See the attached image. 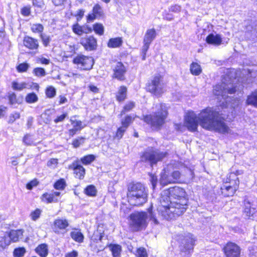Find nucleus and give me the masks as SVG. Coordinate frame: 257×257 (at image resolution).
<instances>
[{
    "label": "nucleus",
    "instance_id": "45",
    "mask_svg": "<svg viewBox=\"0 0 257 257\" xmlns=\"http://www.w3.org/2000/svg\"><path fill=\"white\" fill-rule=\"evenodd\" d=\"M46 95L49 98H52L56 95V89L53 86L48 87L46 90Z\"/></svg>",
    "mask_w": 257,
    "mask_h": 257
},
{
    "label": "nucleus",
    "instance_id": "14",
    "mask_svg": "<svg viewBox=\"0 0 257 257\" xmlns=\"http://www.w3.org/2000/svg\"><path fill=\"white\" fill-rule=\"evenodd\" d=\"M80 43L86 50H93L96 48L97 41L93 36H86L82 38Z\"/></svg>",
    "mask_w": 257,
    "mask_h": 257
},
{
    "label": "nucleus",
    "instance_id": "16",
    "mask_svg": "<svg viewBox=\"0 0 257 257\" xmlns=\"http://www.w3.org/2000/svg\"><path fill=\"white\" fill-rule=\"evenodd\" d=\"M60 194V192L58 191H55L50 193H45L42 196V200L47 203L57 202L58 201V197Z\"/></svg>",
    "mask_w": 257,
    "mask_h": 257
},
{
    "label": "nucleus",
    "instance_id": "11",
    "mask_svg": "<svg viewBox=\"0 0 257 257\" xmlns=\"http://www.w3.org/2000/svg\"><path fill=\"white\" fill-rule=\"evenodd\" d=\"M226 257H239L240 248L233 242L227 243L223 247Z\"/></svg>",
    "mask_w": 257,
    "mask_h": 257
},
{
    "label": "nucleus",
    "instance_id": "28",
    "mask_svg": "<svg viewBox=\"0 0 257 257\" xmlns=\"http://www.w3.org/2000/svg\"><path fill=\"white\" fill-rule=\"evenodd\" d=\"M109 248L113 257H119L121 251V247L118 244H110Z\"/></svg>",
    "mask_w": 257,
    "mask_h": 257
},
{
    "label": "nucleus",
    "instance_id": "15",
    "mask_svg": "<svg viewBox=\"0 0 257 257\" xmlns=\"http://www.w3.org/2000/svg\"><path fill=\"white\" fill-rule=\"evenodd\" d=\"M69 168L73 169L74 174L75 177L79 179H83L85 174V170L82 166H81L78 161L74 162L71 165L69 166Z\"/></svg>",
    "mask_w": 257,
    "mask_h": 257
},
{
    "label": "nucleus",
    "instance_id": "22",
    "mask_svg": "<svg viewBox=\"0 0 257 257\" xmlns=\"http://www.w3.org/2000/svg\"><path fill=\"white\" fill-rule=\"evenodd\" d=\"M31 87L26 82H21L19 83L17 81H13L12 83V88L14 90L21 91L25 88H29Z\"/></svg>",
    "mask_w": 257,
    "mask_h": 257
},
{
    "label": "nucleus",
    "instance_id": "31",
    "mask_svg": "<svg viewBox=\"0 0 257 257\" xmlns=\"http://www.w3.org/2000/svg\"><path fill=\"white\" fill-rule=\"evenodd\" d=\"M71 237L76 241L78 242H82L83 241L84 236L81 232L75 230L71 232Z\"/></svg>",
    "mask_w": 257,
    "mask_h": 257
},
{
    "label": "nucleus",
    "instance_id": "43",
    "mask_svg": "<svg viewBox=\"0 0 257 257\" xmlns=\"http://www.w3.org/2000/svg\"><path fill=\"white\" fill-rule=\"evenodd\" d=\"M92 12L97 18L101 16L103 14L102 9L98 4L94 6Z\"/></svg>",
    "mask_w": 257,
    "mask_h": 257
},
{
    "label": "nucleus",
    "instance_id": "1",
    "mask_svg": "<svg viewBox=\"0 0 257 257\" xmlns=\"http://www.w3.org/2000/svg\"><path fill=\"white\" fill-rule=\"evenodd\" d=\"M188 199L185 190L175 186L164 190L160 198L161 205L158 210L159 214L167 220L175 219L186 211Z\"/></svg>",
    "mask_w": 257,
    "mask_h": 257
},
{
    "label": "nucleus",
    "instance_id": "55",
    "mask_svg": "<svg viewBox=\"0 0 257 257\" xmlns=\"http://www.w3.org/2000/svg\"><path fill=\"white\" fill-rule=\"evenodd\" d=\"M9 100L10 103L11 104L18 103L17 99V96L14 93H12L9 95Z\"/></svg>",
    "mask_w": 257,
    "mask_h": 257
},
{
    "label": "nucleus",
    "instance_id": "10",
    "mask_svg": "<svg viewBox=\"0 0 257 257\" xmlns=\"http://www.w3.org/2000/svg\"><path fill=\"white\" fill-rule=\"evenodd\" d=\"M113 77L119 80L125 79V74L126 72V67L121 62H116L113 66Z\"/></svg>",
    "mask_w": 257,
    "mask_h": 257
},
{
    "label": "nucleus",
    "instance_id": "4",
    "mask_svg": "<svg viewBox=\"0 0 257 257\" xmlns=\"http://www.w3.org/2000/svg\"><path fill=\"white\" fill-rule=\"evenodd\" d=\"M127 197L131 205L140 206L147 202L148 193L143 184L140 183L131 184L128 187Z\"/></svg>",
    "mask_w": 257,
    "mask_h": 257
},
{
    "label": "nucleus",
    "instance_id": "64",
    "mask_svg": "<svg viewBox=\"0 0 257 257\" xmlns=\"http://www.w3.org/2000/svg\"><path fill=\"white\" fill-rule=\"evenodd\" d=\"M78 256V252L75 250H73L72 252L68 253L65 257H77Z\"/></svg>",
    "mask_w": 257,
    "mask_h": 257
},
{
    "label": "nucleus",
    "instance_id": "37",
    "mask_svg": "<svg viewBox=\"0 0 257 257\" xmlns=\"http://www.w3.org/2000/svg\"><path fill=\"white\" fill-rule=\"evenodd\" d=\"M135 254L136 257H148L146 249L143 247L138 248L135 253Z\"/></svg>",
    "mask_w": 257,
    "mask_h": 257
},
{
    "label": "nucleus",
    "instance_id": "44",
    "mask_svg": "<svg viewBox=\"0 0 257 257\" xmlns=\"http://www.w3.org/2000/svg\"><path fill=\"white\" fill-rule=\"evenodd\" d=\"M26 252V249L24 247L16 248L14 251V255L15 257H22Z\"/></svg>",
    "mask_w": 257,
    "mask_h": 257
},
{
    "label": "nucleus",
    "instance_id": "9",
    "mask_svg": "<svg viewBox=\"0 0 257 257\" xmlns=\"http://www.w3.org/2000/svg\"><path fill=\"white\" fill-rule=\"evenodd\" d=\"M73 62L83 70H90L94 64L93 59L92 57L81 54L76 56L74 58Z\"/></svg>",
    "mask_w": 257,
    "mask_h": 257
},
{
    "label": "nucleus",
    "instance_id": "20",
    "mask_svg": "<svg viewBox=\"0 0 257 257\" xmlns=\"http://www.w3.org/2000/svg\"><path fill=\"white\" fill-rule=\"evenodd\" d=\"M244 213L246 216H252L255 213V208L252 206L251 203L248 199H245L244 201Z\"/></svg>",
    "mask_w": 257,
    "mask_h": 257
},
{
    "label": "nucleus",
    "instance_id": "62",
    "mask_svg": "<svg viewBox=\"0 0 257 257\" xmlns=\"http://www.w3.org/2000/svg\"><path fill=\"white\" fill-rule=\"evenodd\" d=\"M66 0H52L53 5L56 7L62 6Z\"/></svg>",
    "mask_w": 257,
    "mask_h": 257
},
{
    "label": "nucleus",
    "instance_id": "33",
    "mask_svg": "<svg viewBox=\"0 0 257 257\" xmlns=\"http://www.w3.org/2000/svg\"><path fill=\"white\" fill-rule=\"evenodd\" d=\"M31 29L33 33L42 34L44 27L40 24H33L31 25Z\"/></svg>",
    "mask_w": 257,
    "mask_h": 257
},
{
    "label": "nucleus",
    "instance_id": "40",
    "mask_svg": "<svg viewBox=\"0 0 257 257\" xmlns=\"http://www.w3.org/2000/svg\"><path fill=\"white\" fill-rule=\"evenodd\" d=\"M41 213L42 210L38 208L32 211L30 214L31 219L33 221L37 220L40 217Z\"/></svg>",
    "mask_w": 257,
    "mask_h": 257
},
{
    "label": "nucleus",
    "instance_id": "29",
    "mask_svg": "<svg viewBox=\"0 0 257 257\" xmlns=\"http://www.w3.org/2000/svg\"><path fill=\"white\" fill-rule=\"evenodd\" d=\"M246 103L257 107V90H255L247 97Z\"/></svg>",
    "mask_w": 257,
    "mask_h": 257
},
{
    "label": "nucleus",
    "instance_id": "42",
    "mask_svg": "<svg viewBox=\"0 0 257 257\" xmlns=\"http://www.w3.org/2000/svg\"><path fill=\"white\" fill-rule=\"evenodd\" d=\"M11 241L9 235L7 236L5 235L2 240L0 241V246L4 248L10 244Z\"/></svg>",
    "mask_w": 257,
    "mask_h": 257
},
{
    "label": "nucleus",
    "instance_id": "17",
    "mask_svg": "<svg viewBox=\"0 0 257 257\" xmlns=\"http://www.w3.org/2000/svg\"><path fill=\"white\" fill-rule=\"evenodd\" d=\"M23 43L26 47L31 50H37L39 46L38 40L29 36L24 38Z\"/></svg>",
    "mask_w": 257,
    "mask_h": 257
},
{
    "label": "nucleus",
    "instance_id": "7",
    "mask_svg": "<svg viewBox=\"0 0 257 257\" xmlns=\"http://www.w3.org/2000/svg\"><path fill=\"white\" fill-rule=\"evenodd\" d=\"M167 155L166 152H160L158 150L148 149L144 152L141 156V161L148 162L151 165L162 161Z\"/></svg>",
    "mask_w": 257,
    "mask_h": 257
},
{
    "label": "nucleus",
    "instance_id": "49",
    "mask_svg": "<svg viewBox=\"0 0 257 257\" xmlns=\"http://www.w3.org/2000/svg\"><path fill=\"white\" fill-rule=\"evenodd\" d=\"M29 67V65L28 64L24 63H21V64H19L17 66V69L19 72H26L27 71Z\"/></svg>",
    "mask_w": 257,
    "mask_h": 257
},
{
    "label": "nucleus",
    "instance_id": "54",
    "mask_svg": "<svg viewBox=\"0 0 257 257\" xmlns=\"http://www.w3.org/2000/svg\"><path fill=\"white\" fill-rule=\"evenodd\" d=\"M20 117V114L18 112H15L13 114H11L9 117V122L13 123L16 119L19 118Z\"/></svg>",
    "mask_w": 257,
    "mask_h": 257
},
{
    "label": "nucleus",
    "instance_id": "34",
    "mask_svg": "<svg viewBox=\"0 0 257 257\" xmlns=\"http://www.w3.org/2000/svg\"><path fill=\"white\" fill-rule=\"evenodd\" d=\"M85 193L88 196H95L96 195L97 190L93 185H89L85 189Z\"/></svg>",
    "mask_w": 257,
    "mask_h": 257
},
{
    "label": "nucleus",
    "instance_id": "46",
    "mask_svg": "<svg viewBox=\"0 0 257 257\" xmlns=\"http://www.w3.org/2000/svg\"><path fill=\"white\" fill-rule=\"evenodd\" d=\"M33 73L37 77H43L46 75V72L44 69L42 68H36L33 70Z\"/></svg>",
    "mask_w": 257,
    "mask_h": 257
},
{
    "label": "nucleus",
    "instance_id": "13",
    "mask_svg": "<svg viewBox=\"0 0 257 257\" xmlns=\"http://www.w3.org/2000/svg\"><path fill=\"white\" fill-rule=\"evenodd\" d=\"M156 36V33L154 29H149L147 31L144 38L143 51L144 53H147L150 45L155 39Z\"/></svg>",
    "mask_w": 257,
    "mask_h": 257
},
{
    "label": "nucleus",
    "instance_id": "36",
    "mask_svg": "<svg viewBox=\"0 0 257 257\" xmlns=\"http://www.w3.org/2000/svg\"><path fill=\"white\" fill-rule=\"evenodd\" d=\"M26 101L29 103H32L36 102L38 100V97L37 95L34 93H31L28 94L26 98Z\"/></svg>",
    "mask_w": 257,
    "mask_h": 257
},
{
    "label": "nucleus",
    "instance_id": "53",
    "mask_svg": "<svg viewBox=\"0 0 257 257\" xmlns=\"http://www.w3.org/2000/svg\"><path fill=\"white\" fill-rule=\"evenodd\" d=\"M40 37L42 40L43 44L46 46L48 45L50 41V39L49 36L45 35V34H40Z\"/></svg>",
    "mask_w": 257,
    "mask_h": 257
},
{
    "label": "nucleus",
    "instance_id": "63",
    "mask_svg": "<svg viewBox=\"0 0 257 257\" xmlns=\"http://www.w3.org/2000/svg\"><path fill=\"white\" fill-rule=\"evenodd\" d=\"M7 110V107L4 105H0V117L5 115Z\"/></svg>",
    "mask_w": 257,
    "mask_h": 257
},
{
    "label": "nucleus",
    "instance_id": "59",
    "mask_svg": "<svg viewBox=\"0 0 257 257\" xmlns=\"http://www.w3.org/2000/svg\"><path fill=\"white\" fill-rule=\"evenodd\" d=\"M30 8L28 7H24L22 9L21 13L25 16H28L30 14Z\"/></svg>",
    "mask_w": 257,
    "mask_h": 257
},
{
    "label": "nucleus",
    "instance_id": "2",
    "mask_svg": "<svg viewBox=\"0 0 257 257\" xmlns=\"http://www.w3.org/2000/svg\"><path fill=\"white\" fill-rule=\"evenodd\" d=\"M184 124L192 132L197 130L198 124L203 128L221 134L228 133L230 131L225 123L218 117V113L210 107L202 110L198 116L193 111L188 112L185 116Z\"/></svg>",
    "mask_w": 257,
    "mask_h": 257
},
{
    "label": "nucleus",
    "instance_id": "23",
    "mask_svg": "<svg viewBox=\"0 0 257 257\" xmlns=\"http://www.w3.org/2000/svg\"><path fill=\"white\" fill-rule=\"evenodd\" d=\"M122 43V40L120 37L111 38L107 43V46L109 48H117L120 47Z\"/></svg>",
    "mask_w": 257,
    "mask_h": 257
},
{
    "label": "nucleus",
    "instance_id": "6",
    "mask_svg": "<svg viewBox=\"0 0 257 257\" xmlns=\"http://www.w3.org/2000/svg\"><path fill=\"white\" fill-rule=\"evenodd\" d=\"M150 218L156 224L158 223V221L155 217L152 209L149 208L148 212H135L130 215L131 224L133 226L137 229L140 228H143L146 226L147 224V219Z\"/></svg>",
    "mask_w": 257,
    "mask_h": 257
},
{
    "label": "nucleus",
    "instance_id": "21",
    "mask_svg": "<svg viewBox=\"0 0 257 257\" xmlns=\"http://www.w3.org/2000/svg\"><path fill=\"white\" fill-rule=\"evenodd\" d=\"M36 252L41 257H46L48 254L47 244L45 243L38 245L35 249Z\"/></svg>",
    "mask_w": 257,
    "mask_h": 257
},
{
    "label": "nucleus",
    "instance_id": "26",
    "mask_svg": "<svg viewBox=\"0 0 257 257\" xmlns=\"http://www.w3.org/2000/svg\"><path fill=\"white\" fill-rule=\"evenodd\" d=\"M8 235L12 241L16 242L22 236L23 231L21 230H12L9 233Z\"/></svg>",
    "mask_w": 257,
    "mask_h": 257
},
{
    "label": "nucleus",
    "instance_id": "38",
    "mask_svg": "<svg viewBox=\"0 0 257 257\" xmlns=\"http://www.w3.org/2000/svg\"><path fill=\"white\" fill-rule=\"evenodd\" d=\"M93 30L95 33L102 35L104 33V27L102 24H96L93 25Z\"/></svg>",
    "mask_w": 257,
    "mask_h": 257
},
{
    "label": "nucleus",
    "instance_id": "25",
    "mask_svg": "<svg viewBox=\"0 0 257 257\" xmlns=\"http://www.w3.org/2000/svg\"><path fill=\"white\" fill-rule=\"evenodd\" d=\"M236 189L237 187H233L231 186L224 185L221 188L222 193L225 196H232L234 194Z\"/></svg>",
    "mask_w": 257,
    "mask_h": 257
},
{
    "label": "nucleus",
    "instance_id": "57",
    "mask_svg": "<svg viewBox=\"0 0 257 257\" xmlns=\"http://www.w3.org/2000/svg\"><path fill=\"white\" fill-rule=\"evenodd\" d=\"M84 143V139L79 138L77 139H75L73 141L72 145H73L74 147L77 148L79 147V146Z\"/></svg>",
    "mask_w": 257,
    "mask_h": 257
},
{
    "label": "nucleus",
    "instance_id": "27",
    "mask_svg": "<svg viewBox=\"0 0 257 257\" xmlns=\"http://www.w3.org/2000/svg\"><path fill=\"white\" fill-rule=\"evenodd\" d=\"M127 88L126 87L120 86L116 95L117 100L121 101L124 100L126 96Z\"/></svg>",
    "mask_w": 257,
    "mask_h": 257
},
{
    "label": "nucleus",
    "instance_id": "60",
    "mask_svg": "<svg viewBox=\"0 0 257 257\" xmlns=\"http://www.w3.org/2000/svg\"><path fill=\"white\" fill-rule=\"evenodd\" d=\"M38 182L36 180H33L27 184L26 187L29 190H31L33 187L37 186Z\"/></svg>",
    "mask_w": 257,
    "mask_h": 257
},
{
    "label": "nucleus",
    "instance_id": "19",
    "mask_svg": "<svg viewBox=\"0 0 257 257\" xmlns=\"http://www.w3.org/2000/svg\"><path fill=\"white\" fill-rule=\"evenodd\" d=\"M207 43L214 45H219L222 42V38L219 34H209L206 38Z\"/></svg>",
    "mask_w": 257,
    "mask_h": 257
},
{
    "label": "nucleus",
    "instance_id": "18",
    "mask_svg": "<svg viewBox=\"0 0 257 257\" xmlns=\"http://www.w3.org/2000/svg\"><path fill=\"white\" fill-rule=\"evenodd\" d=\"M195 239L192 234H189L185 239L182 251L190 252L193 249Z\"/></svg>",
    "mask_w": 257,
    "mask_h": 257
},
{
    "label": "nucleus",
    "instance_id": "58",
    "mask_svg": "<svg viewBox=\"0 0 257 257\" xmlns=\"http://www.w3.org/2000/svg\"><path fill=\"white\" fill-rule=\"evenodd\" d=\"M58 164V160L56 159H51L47 163L48 166L54 168L56 167Z\"/></svg>",
    "mask_w": 257,
    "mask_h": 257
},
{
    "label": "nucleus",
    "instance_id": "56",
    "mask_svg": "<svg viewBox=\"0 0 257 257\" xmlns=\"http://www.w3.org/2000/svg\"><path fill=\"white\" fill-rule=\"evenodd\" d=\"M171 178L172 179H174V183L176 182L181 177V173L178 171H174L172 174H171Z\"/></svg>",
    "mask_w": 257,
    "mask_h": 257
},
{
    "label": "nucleus",
    "instance_id": "24",
    "mask_svg": "<svg viewBox=\"0 0 257 257\" xmlns=\"http://www.w3.org/2000/svg\"><path fill=\"white\" fill-rule=\"evenodd\" d=\"M160 182L162 186H166L169 184L174 183V179H172L171 175L169 176L164 173L161 176Z\"/></svg>",
    "mask_w": 257,
    "mask_h": 257
},
{
    "label": "nucleus",
    "instance_id": "48",
    "mask_svg": "<svg viewBox=\"0 0 257 257\" xmlns=\"http://www.w3.org/2000/svg\"><path fill=\"white\" fill-rule=\"evenodd\" d=\"M70 121L73 126L77 130H81L85 126V125H82V122L80 120L71 119Z\"/></svg>",
    "mask_w": 257,
    "mask_h": 257
},
{
    "label": "nucleus",
    "instance_id": "3",
    "mask_svg": "<svg viewBox=\"0 0 257 257\" xmlns=\"http://www.w3.org/2000/svg\"><path fill=\"white\" fill-rule=\"evenodd\" d=\"M237 72L234 69L227 70L223 76L222 82L214 87L213 93L217 96V99L221 101L222 99L225 101L226 105L233 108H237L240 104V100L234 99L228 103V94H233L239 90L242 87V84L238 79L236 78Z\"/></svg>",
    "mask_w": 257,
    "mask_h": 257
},
{
    "label": "nucleus",
    "instance_id": "50",
    "mask_svg": "<svg viewBox=\"0 0 257 257\" xmlns=\"http://www.w3.org/2000/svg\"><path fill=\"white\" fill-rule=\"evenodd\" d=\"M23 142L27 145H34V143L32 137L29 135H26L24 139Z\"/></svg>",
    "mask_w": 257,
    "mask_h": 257
},
{
    "label": "nucleus",
    "instance_id": "47",
    "mask_svg": "<svg viewBox=\"0 0 257 257\" xmlns=\"http://www.w3.org/2000/svg\"><path fill=\"white\" fill-rule=\"evenodd\" d=\"M134 119V118H133L131 116H127L125 117L124 120H122L121 121L122 125L124 127L127 128L129 126L130 124L131 123Z\"/></svg>",
    "mask_w": 257,
    "mask_h": 257
},
{
    "label": "nucleus",
    "instance_id": "12",
    "mask_svg": "<svg viewBox=\"0 0 257 257\" xmlns=\"http://www.w3.org/2000/svg\"><path fill=\"white\" fill-rule=\"evenodd\" d=\"M69 226L68 221L65 218H57L54 221V232L57 234L62 232L64 233L67 231L66 229Z\"/></svg>",
    "mask_w": 257,
    "mask_h": 257
},
{
    "label": "nucleus",
    "instance_id": "32",
    "mask_svg": "<svg viewBox=\"0 0 257 257\" xmlns=\"http://www.w3.org/2000/svg\"><path fill=\"white\" fill-rule=\"evenodd\" d=\"M95 158V156L93 155H88L81 158L80 161L83 164L87 165L93 162Z\"/></svg>",
    "mask_w": 257,
    "mask_h": 257
},
{
    "label": "nucleus",
    "instance_id": "52",
    "mask_svg": "<svg viewBox=\"0 0 257 257\" xmlns=\"http://www.w3.org/2000/svg\"><path fill=\"white\" fill-rule=\"evenodd\" d=\"M33 5L39 8H43L45 6L44 0H33Z\"/></svg>",
    "mask_w": 257,
    "mask_h": 257
},
{
    "label": "nucleus",
    "instance_id": "35",
    "mask_svg": "<svg viewBox=\"0 0 257 257\" xmlns=\"http://www.w3.org/2000/svg\"><path fill=\"white\" fill-rule=\"evenodd\" d=\"M66 187V182L63 179L58 180L54 185V187L57 190H64Z\"/></svg>",
    "mask_w": 257,
    "mask_h": 257
},
{
    "label": "nucleus",
    "instance_id": "39",
    "mask_svg": "<svg viewBox=\"0 0 257 257\" xmlns=\"http://www.w3.org/2000/svg\"><path fill=\"white\" fill-rule=\"evenodd\" d=\"M73 31L79 36L82 35L84 33V26H81L76 24L73 26Z\"/></svg>",
    "mask_w": 257,
    "mask_h": 257
},
{
    "label": "nucleus",
    "instance_id": "41",
    "mask_svg": "<svg viewBox=\"0 0 257 257\" xmlns=\"http://www.w3.org/2000/svg\"><path fill=\"white\" fill-rule=\"evenodd\" d=\"M135 106V102L131 101L126 103L123 107V110L121 111V115L124 114L126 112L132 110Z\"/></svg>",
    "mask_w": 257,
    "mask_h": 257
},
{
    "label": "nucleus",
    "instance_id": "8",
    "mask_svg": "<svg viewBox=\"0 0 257 257\" xmlns=\"http://www.w3.org/2000/svg\"><path fill=\"white\" fill-rule=\"evenodd\" d=\"M147 90L151 93L160 95L165 91V85L161 76H155L147 85Z\"/></svg>",
    "mask_w": 257,
    "mask_h": 257
},
{
    "label": "nucleus",
    "instance_id": "51",
    "mask_svg": "<svg viewBox=\"0 0 257 257\" xmlns=\"http://www.w3.org/2000/svg\"><path fill=\"white\" fill-rule=\"evenodd\" d=\"M127 128L124 127L122 125V126L119 127L117 129V132L116 133L115 137L117 138L118 139H120L124 134V133L125 132Z\"/></svg>",
    "mask_w": 257,
    "mask_h": 257
},
{
    "label": "nucleus",
    "instance_id": "30",
    "mask_svg": "<svg viewBox=\"0 0 257 257\" xmlns=\"http://www.w3.org/2000/svg\"><path fill=\"white\" fill-rule=\"evenodd\" d=\"M190 69L191 73L195 75H199L202 71L200 65L195 62L191 64Z\"/></svg>",
    "mask_w": 257,
    "mask_h": 257
},
{
    "label": "nucleus",
    "instance_id": "5",
    "mask_svg": "<svg viewBox=\"0 0 257 257\" xmlns=\"http://www.w3.org/2000/svg\"><path fill=\"white\" fill-rule=\"evenodd\" d=\"M168 115L167 107L165 104H161L160 110L152 115H146L144 117L145 122L155 128H159L164 123Z\"/></svg>",
    "mask_w": 257,
    "mask_h": 257
},
{
    "label": "nucleus",
    "instance_id": "61",
    "mask_svg": "<svg viewBox=\"0 0 257 257\" xmlns=\"http://www.w3.org/2000/svg\"><path fill=\"white\" fill-rule=\"evenodd\" d=\"M67 116V113H63V114L58 116L56 119H54V122L55 123H58L59 122H61L64 120V119Z\"/></svg>",
    "mask_w": 257,
    "mask_h": 257
}]
</instances>
